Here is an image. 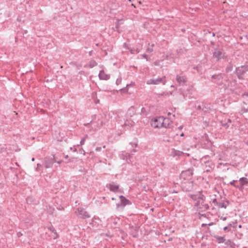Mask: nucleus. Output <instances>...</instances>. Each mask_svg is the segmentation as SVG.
Returning a JSON list of instances; mask_svg holds the SVG:
<instances>
[{
  "instance_id": "obj_48",
  "label": "nucleus",
  "mask_w": 248,
  "mask_h": 248,
  "mask_svg": "<svg viewBox=\"0 0 248 248\" xmlns=\"http://www.w3.org/2000/svg\"><path fill=\"white\" fill-rule=\"evenodd\" d=\"M139 3L140 4L141 2L140 1H139Z\"/></svg>"
},
{
  "instance_id": "obj_25",
  "label": "nucleus",
  "mask_w": 248,
  "mask_h": 248,
  "mask_svg": "<svg viewBox=\"0 0 248 248\" xmlns=\"http://www.w3.org/2000/svg\"><path fill=\"white\" fill-rule=\"evenodd\" d=\"M131 53L132 54L138 53L140 52V50L137 48L136 50L130 49Z\"/></svg>"
},
{
  "instance_id": "obj_47",
  "label": "nucleus",
  "mask_w": 248,
  "mask_h": 248,
  "mask_svg": "<svg viewBox=\"0 0 248 248\" xmlns=\"http://www.w3.org/2000/svg\"><path fill=\"white\" fill-rule=\"evenodd\" d=\"M130 1H133V0H128Z\"/></svg>"
},
{
  "instance_id": "obj_16",
  "label": "nucleus",
  "mask_w": 248,
  "mask_h": 248,
  "mask_svg": "<svg viewBox=\"0 0 248 248\" xmlns=\"http://www.w3.org/2000/svg\"><path fill=\"white\" fill-rule=\"evenodd\" d=\"M176 80L180 84L182 83H184L186 81L185 78L184 77H181L180 76H177L176 77Z\"/></svg>"
},
{
  "instance_id": "obj_39",
  "label": "nucleus",
  "mask_w": 248,
  "mask_h": 248,
  "mask_svg": "<svg viewBox=\"0 0 248 248\" xmlns=\"http://www.w3.org/2000/svg\"><path fill=\"white\" fill-rule=\"evenodd\" d=\"M131 6H133V7H135V8L136 7V6L134 5V4H131Z\"/></svg>"
},
{
  "instance_id": "obj_22",
  "label": "nucleus",
  "mask_w": 248,
  "mask_h": 248,
  "mask_svg": "<svg viewBox=\"0 0 248 248\" xmlns=\"http://www.w3.org/2000/svg\"><path fill=\"white\" fill-rule=\"evenodd\" d=\"M217 242L219 243L224 242L225 241V239H224V237L218 236L217 237Z\"/></svg>"
},
{
  "instance_id": "obj_20",
  "label": "nucleus",
  "mask_w": 248,
  "mask_h": 248,
  "mask_svg": "<svg viewBox=\"0 0 248 248\" xmlns=\"http://www.w3.org/2000/svg\"><path fill=\"white\" fill-rule=\"evenodd\" d=\"M97 65V63L94 60H91L88 63L89 67L93 68Z\"/></svg>"
},
{
  "instance_id": "obj_43",
  "label": "nucleus",
  "mask_w": 248,
  "mask_h": 248,
  "mask_svg": "<svg viewBox=\"0 0 248 248\" xmlns=\"http://www.w3.org/2000/svg\"><path fill=\"white\" fill-rule=\"evenodd\" d=\"M120 205L119 204H117V207H119V206Z\"/></svg>"
},
{
  "instance_id": "obj_33",
  "label": "nucleus",
  "mask_w": 248,
  "mask_h": 248,
  "mask_svg": "<svg viewBox=\"0 0 248 248\" xmlns=\"http://www.w3.org/2000/svg\"><path fill=\"white\" fill-rule=\"evenodd\" d=\"M158 63L159 62H154V64H155V65H158Z\"/></svg>"
},
{
  "instance_id": "obj_15",
  "label": "nucleus",
  "mask_w": 248,
  "mask_h": 248,
  "mask_svg": "<svg viewBox=\"0 0 248 248\" xmlns=\"http://www.w3.org/2000/svg\"><path fill=\"white\" fill-rule=\"evenodd\" d=\"M124 20L123 19H117V22L116 23V28L118 32H120L122 31L120 30V26L121 24H124Z\"/></svg>"
},
{
  "instance_id": "obj_29",
  "label": "nucleus",
  "mask_w": 248,
  "mask_h": 248,
  "mask_svg": "<svg viewBox=\"0 0 248 248\" xmlns=\"http://www.w3.org/2000/svg\"><path fill=\"white\" fill-rule=\"evenodd\" d=\"M17 236H18V237H21V236L22 235V233H21V232H17Z\"/></svg>"
},
{
  "instance_id": "obj_46",
  "label": "nucleus",
  "mask_w": 248,
  "mask_h": 248,
  "mask_svg": "<svg viewBox=\"0 0 248 248\" xmlns=\"http://www.w3.org/2000/svg\"><path fill=\"white\" fill-rule=\"evenodd\" d=\"M112 200H115V199H114V198H112Z\"/></svg>"
},
{
  "instance_id": "obj_21",
  "label": "nucleus",
  "mask_w": 248,
  "mask_h": 248,
  "mask_svg": "<svg viewBox=\"0 0 248 248\" xmlns=\"http://www.w3.org/2000/svg\"><path fill=\"white\" fill-rule=\"evenodd\" d=\"M210 202L211 204H214V206H213V208H215V207H217V205H218V202L217 201V199H214L211 200Z\"/></svg>"
},
{
  "instance_id": "obj_13",
  "label": "nucleus",
  "mask_w": 248,
  "mask_h": 248,
  "mask_svg": "<svg viewBox=\"0 0 248 248\" xmlns=\"http://www.w3.org/2000/svg\"><path fill=\"white\" fill-rule=\"evenodd\" d=\"M119 198L121 199V205H123V206L130 204V201L126 199L123 196H120Z\"/></svg>"
},
{
  "instance_id": "obj_32",
  "label": "nucleus",
  "mask_w": 248,
  "mask_h": 248,
  "mask_svg": "<svg viewBox=\"0 0 248 248\" xmlns=\"http://www.w3.org/2000/svg\"><path fill=\"white\" fill-rule=\"evenodd\" d=\"M228 226H227V227H224L223 230H224V231H226V230H228Z\"/></svg>"
},
{
  "instance_id": "obj_38",
  "label": "nucleus",
  "mask_w": 248,
  "mask_h": 248,
  "mask_svg": "<svg viewBox=\"0 0 248 248\" xmlns=\"http://www.w3.org/2000/svg\"><path fill=\"white\" fill-rule=\"evenodd\" d=\"M89 124H84V125L86 126H87Z\"/></svg>"
},
{
  "instance_id": "obj_18",
  "label": "nucleus",
  "mask_w": 248,
  "mask_h": 248,
  "mask_svg": "<svg viewBox=\"0 0 248 248\" xmlns=\"http://www.w3.org/2000/svg\"><path fill=\"white\" fill-rule=\"evenodd\" d=\"M49 230L51 231L53 233V239H57V238H58L59 237V235L58 234V233H57L56 230L54 229V228H49Z\"/></svg>"
},
{
  "instance_id": "obj_26",
  "label": "nucleus",
  "mask_w": 248,
  "mask_h": 248,
  "mask_svg": "<svg viewBox=\"0 0 248 248\" xmlns=\"http://www.w3.org/2000/svg\"><path fill=\"white\" fill-rule=\"evenodd\" d=\"M243 96L244 97V98L248 102V93H245L243 95Z\"/></svg>"
},
{
  "instance_id": "obj_5",
  "label": "nucleus",
  "mask_w": 248,
  "mask_h": 248,
  "mask_svg": "<svg viewBox=\"0 0 248 248\" xmlns=\"http://www.w3.org/2000/svg\"><path fill=\"white\" fill-rule=\"evenodd\" d=\"M166 78L165 76L160 78H157L156 79H150L147 81V84L148 85L153 84V85H158L160 83H162L163 85L166 84V80H165Z\"/></svg>"
},
{
  "instance_id": "obj_3",
  "label": "nucleus",
  "mask_w": 248,
  "mask_h": 248,
  "mask_svg": "<svg viewBox=\"0 0 248 248\" xmlns=\"http://www.w3.org/2000/svg\"><path fill=\"white\" fill-rule=\"evenodd\" d=\"M168 120L164 119L163 117H159L153 120L151 123L152 126L155 128L167 127L166 122Z\"/></svg>"
},
{
  "instance_id": "obj_24",
  "label": "nucleus",
  "mask_w": 248,
  "mask_h": 248,
  "mask_svg": "<svg viewBox=\"0 0 248 248\" xmlns=\"http://www.w3.org/2000/svg\"><path fill=\"white\" fill-rule=\"evenodd\" d=\"M88 136L87 135H86L85 137H84L80 141V144H78V146H79V145H82L83 144H84V142L85 141V140L86 139V138H87Z\"/></svg>"
},
{
  "instance_id": "obj_10",
  "label": "nucleus",
  "mask_w": 248,
  "mask_h": 248,
  "mask_svg": "<svg viewBox=\"0 0 248 248\" xmlns=\"http://www.w3.org/2000/svg\"><path fill=\"white\" fill-rule=\"evenodd\" d=\"M98 76L101 80H108L110 78L109 75L106 74L104 70L100 71Z\"/></svg>"
},
{
  "instance_id": "obj_1",
  "label": "nucleus",
  "mask_w": 248,
  "mask_h": 248,
  "mask_svg": "<svg viewBox=\"0 0 248 248\" xmlns=\"http://www.w3.org/2000/svg\"><path fill=\"white\" fill-rule=\"evenodd\" d=\"M110 119L109 115L104 114L101 115L98 118L97 121L95 123H92L93 125V130L96 131L98 129H100L103 125H107L108 126V122Z\"/></svg>"
},
{
  "instance_id": "obj_2",
  "label": "nucleus",
  "mask_w": 248,
  "mask_h": 248,
  "mask_svg": "<svg viewBox=\"0 0 248 248\" xmlns=\"http://www.w3.org/2000/svg\"><path fill=\"white\" fill-rule=\"evenodd\" d=\"M203 197V195L199 197L195 202V208L200 213L205 211L209 208L208 204L205 202Z\"/></svg>"
},
{
  "instance_id": "obj_4",
  "label": "nucleus",
  "mask_w": 248,
  "mask_h": 248,
  "mask_svg": "<svg viewBox=\"0 0 248 248\" xmlns=\"http://www.w3.org/2000/svg\"><path fill=\"white\" fill-rule=\"evenodd\" d=\"M193 174V170L191 169H188L182 172L180 175V178L184 180H191L192 178Z\"/></svg>"
},
{
  "instance_id": "obj_9",
  "label": "nucleus",
  "mask_w": 248,
  "mask_h": 248,
  "mask_svg": "<svg viewBox=\"0 0 248 248\" xmlns=\"http://www.w3.org/2000/svg\"><path fill=\"white\" fill-rule=\"evenodd\" d=\"M213 56L216 58L217 60H219L221 59L224 58L225 56V53H223L222 51L220 50H216L213 53Z\"/></svg>"
},
{
  "instance_id": "obj_28",
  "label": "nucleus",
  "mask_w": 248,
  "mask_h": 248,
  "mask_svg": "<svg viewBox=\"0 0 248 248\" xmlns=\"http://www.w3.org/2000/svg\"><path fill=\"white\" fill-rule=\"evenodd\" d=\"M236 181V180H233V181H232V182H231L230 184H231L232 186H235V187L238 188V186H236V185L234 184V183H235V182Z\"/></svg>"
},
{
  "instance_id": "obj_12",
  "label": "nucleus",
  "mask_w": 248,
  "mask_h": 248,
  "mask_svg": "<svg viewBox=\"0 0 248 248\" xmlns=\"http://www.w3.org/2000/svg\"><path fill=\"white\" fill-rule=\"evenodd\" d=\"M239 181L240 183V186H238V188L242 190L243 188V186L248 184V181L247 179L245 177L241 178L239 179Z\"/></svg>"
},
{
  "instance_id": "obj_42",
  "label": "nucleus",
  "mask_w": 248,
  "mask_h": 248,
  "mask_svg": "<svg viewBox=\"0 0 248 248\" xmlns=\"http://www.w3.org/2000/svg\"><path fill=\"white\" fill-rule=\"evenodd\" d=\"M40 166H41V165H40L39 164H37V166H38V167H40Z\"/></svg>"
},
{
  "instance_id": "obj_11",
  "label": "nucleus",
  "mask_w": 248,
  "mask_h": 248,
  "mask_svg": "<svg viewBox=\"0 0 248 248\" xmlns=\"http://www.w3.org/2000/svg\"><path fill=\"white\" fill-rule=\"evenodd\" d=\"M107 187L109 189L110 191L114 192L118 191L119 189V186L115 185L114 183L108 185Z\"/></svg>"
},
{
  "instance_id": "obj_49",
  "label": "nucleus",
  "mask_w": 248,
  "mask_h": 248,
  "mask_svg": "<svg viewBox=\"0 0 248 248\" xmlns=\"http://www.w3.org/2000/svg\"><path fill=\"white\" fill-rule=\"evenodd\" d=\"M239 228H241V225H239Z\"/></svg>"
},
{
  "instance_id": "obj_6",
  "label": "nucleus",
  "mask_w": 248,
  "mask_h": 248,
  "mask_svg": "<svg viewBox=\"0 0 248 248\" xmlns=\"http://www.w3.org/2000/svg\"><path fill=\"white\" fill-rule=\"evenodd\" d=\"M248 70V66H242L239 67L236 69V73L239 79L243 78V75Z\"/></svg>"
},
{
  "instance_id": "obj_36",
  "label": "nucleus",
  "mask_w": 248,
  "mask_h": 248,
  "mask_svg": "<svg viewBox=\"0 0 248 248\" xmlns=\"http://www.w3.org/2000/svg\"><path fill=\"white\" fill-rule=\"evenodd\" d=\"M62 162V160H60V161H57V162L58 163V164H60L61 163V162Z\"/></svg>"
},
{
  "instance_id": "obj_31",
  "label": "nucleus",
  "mask_w": 248,
  "mask_h": 248,
  "mask_svg": "<svg viewBox=\"0 0 248 248\" xmlns=\"http://www.w3.org/2000/svg\"><path fill=\"white\" fill-rule=\"evenodd\" d=\"M101 149V147H97L95 150L97 151H100Z\"/></svg>"
},
{
  "instance_id": "obj_19",
  "label": "nucleus",
  "mask_w": 248,
  "mask_h": 248,
  "mask_svg": "<svg viewBox=\"0 0 248 248\" xmlns=\"http://www.w3.org/2000/svg\"><path fill=\"white\" fill-rule=\"evenodd\" d=\"M228 202L226 204L224 202H218V205H217V207L218 208H226L227 207V205L228 204Z\"/></svg>"
},
{
  "instance_id": "obj_23",
  "label": "nucleus",
  "mask_w": 248,
  "mask_h": 248,
  "mask_svg": "<svg viewBox=\"0 0 248 248\" xmlns=\"http://www.w3.org/2000/svg\"><path fill=\"white\" fill-rule=\"evenodd\" d=\"M154 46V44H152L151 46H149L147 48V52H152L153 51V47Z\"/></svg>"
},
{
  "instance_id": "obj_41",
  "label": "nucleus",
  "mask_w": 248,
  "mask_h": 248,
  "mask_svg": "<svg viewBox=\"0 0 248 248\" xmlns=\"http://www.w3.org/2000/svg\"><path fill=\"white\" fill-rule=\"evenodd\" d=\"M184 136V133H182V134H181V136Z\"/></svg>"
},
{
  "instance_id": "obj_34",
  "label": "nucleus",
  "mask_w": 248,
  "mask_h": 248,
  "mask_svg": "<svg viewBox=\"0 0 248 248\" xmlns=\"http://www.w3.org/2000/svg\"><path fill=\"white\" fill-rule=\"evenodd\" d=\"M221 77V76H212V78H215V77Z\"/></svg>"
},
{
  "instance_id": "obj_40",
  "label": "nucleus",
  "mask_w": 248,
  "mask_h": 248,
  "mask_svg": "<svg viewBox=\"0 0 248 248\" xmlns=\"http://www.w3.org/2000/svg\"><path fill=\"white\" fill-rule=\"evenodd\" d=\"M31 160H32V161H34V158H32L31 159Z\"/></svg>"
},
{
  "instance_id": "obj_14",
  "label": "nucleus",
  "mask_w": 248,
  "mask_h": 248,
  "mask_svg": "<svg viewBox=\"0 0 248 248\" xmlns=\"http://www.w3.org/2000/svg\"><path fill=\"white\" fill-rule=\"evenodd\" d=\"M124 20L123 19H117V22L116 23V28L118 32H120L122 31L120 30V26L121 24H124Z\"/></svg>"
},
{
  "instance_id": "obj_37",
  "label": "nucleus",
  "mask_w": 248,
  "mask_h": 248,
  "mask_svg": "<svg viewBox=\"0 0 248 248\" xmlns=\"http://www.w3.org/2000/svg\"><path fill=\"white\" fill-rule=\"evenodd\" d=\"M145 110V108H142L141 109V111L143 112Z\"/></svg>"
},
{
  "instance_id": "obj_35",
  "label": "nucleus",
  "mask_w": 248,
  "mask_h": 248,
  "mask_svg": "<svg viewBox=\"0 0 248 248\" xmlns=\"http://www.w3.org/2000/svg\"><path fill=\"white\" fill-rule=\"evenodd\" d=\"M170 58L168 56V55H167L166 57V59H170Z\"/></svg>"
},
{
  "instance_id": "obj_44",
  "label": "nucleus",
  "mask_w": 248,
  "mask_h": 248,
  "mask_svg": "<svg viewBox=\"0 0 248 248\" xmlns=\"http://www.w3.org/2000/svg\"><path fill=\"white\" fill-rule=\"evenodd\" d=\"M133 151H134V152H136V150H133Z\"/></svg>"
},
{
  "instance_id": "obj_27",
  "label": "nucleus",
  "mask_w": 248,
  "mask_h": 248,
  "mask_svg": "<svg viewBox=\"0 0 248 248\" xmlns=\"http://www.w3.org/2000/svg\"><path fill=\"white\" fill-rule=\"evenodd\" d=\"M226 244L228 245H230L231 247H232V245L233 244L232 242H231V240H228L226 242Z\"/></svg>"
},
{
  "instance_id": "obj_17",
  "label": "nucleus",
  "mask_w": 248,
  "mask_h": 248,
  "mask_svg": "<svg viewBox=\"0 0 248 248\" xmlns=\"http://www.w3.org/2000/svg\"><path fill=\"white\" fill-rule=\"evenodd\" d=\"M205 164H208V166H209L208 168H207V166H206V167L207 168L205 169V171H206L207 172L210 171L211 170H212L214 168V165L212 163L207 162L205 163Z\"/></svg>"
},
{
  "instance_id": "obj_7",
  "label": "nucleus",
  "mask_w": 248,
  "mask_h": 248,
  "mask_svg": "<svg viewBox=\"0 0 248 248\" xmlns=\"http://www.w3.org/2000/svg\"><path fill=\"white\" fill-rule=\"evenodd\" d=\"M76 214L78 216H81L83 218H89L90 217L89 213L82 208H78L77 211H76Z\"/></svg>"
},
{
  "instance_id": "obj_30",
  "label": "nucleus",
  "mask_w": 248,
  "mask_h": 248,
  "mask_svg": "<svg viewBox=\"0 0 248 248\" xmlns=\"http://www.w3.org/2000/svg\"><path fill=\"white\" fill-rule=\"evenodd\" d=\"M220 219L223 220V221H225L226 220L227 218L226 217H221Z\"/></svg>"
},
{
  "instance_id": "obj_8",
  "label": "nucleus",
  "mask_w": 248,
  "mask_h": 248,
  "mask_svg": "<svg viewBox=\"0 0 248 248\" xmlns=\"http://www.w3.org/2000/svg\"><path fill=\"white\" fill-rule=\"evenodd\" d=\"M54 156L50 158H46L45 163V167L46 168L48 169L52 167L53 163H54Z\"/></svg>"
},
{
  "instance_id": "obj_45",
  "label": "nucleus",
  "mask_w": 248,
  "mask_h": 248,
  "mask_svg": "<svg viewBox=\"0 0 248 248\" xmlns=\"http://www.w3.org/2000/svg\"><path fill=\"white\" fill-rule=\"evenodd\" d=\"M143 56H144V57H145V58H146V55H144Z\"/></svg>"
}]
</instances>
